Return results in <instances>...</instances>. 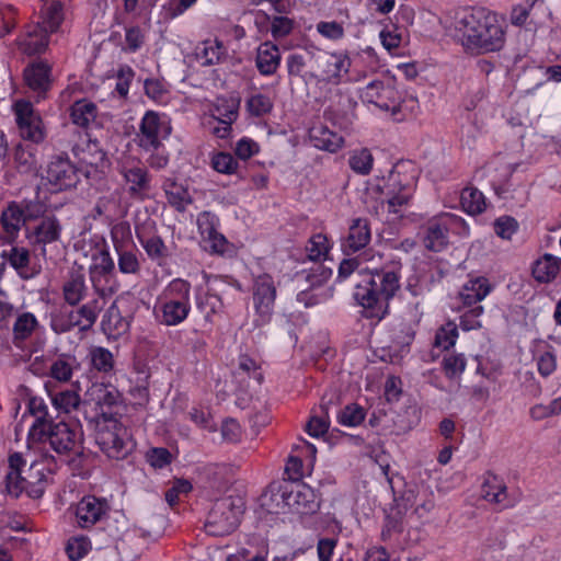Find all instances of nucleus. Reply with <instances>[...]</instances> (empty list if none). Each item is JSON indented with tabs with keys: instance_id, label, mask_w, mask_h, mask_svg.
Listing matches in <instances>:
<instances>
[{
	"instance_id": "28",
	"label": "nucleus",
	"mask_w": 561,
	"mask_h": 561,
	"mask_svg": "<svg viewBox=\"0 0 561 561\" xmlns=\"http://www.w3.org/2000/svg\"><path fill=\"white\" fill-rule=\"evenodd\" d=\"M121 400L122 393L111 383L94 382L85 392V401L100 409L114 407Z\"/></svg>"
},
{
	"instance_id": "60",
	"label": "nucleus",
	"mask_w": 561,
	"mask_h": 561,
	"mask_svg": "<svg viewBox=\"0 0 561 561\" xmlns=\"http://www.w3.org/2000/svg\"><path fill=\"white\" fill-rule=\"evenodd\" d=\"M145 94L157 104H167L169 90L164 82L159 79H147L144 83Z\"/></svg>"
},
{
	"instance_id": "62",
	"label": "nucleus",
	"mask_w": 561,
	"mask_h": 561,
	"mask_svg": "<svg viewBox=\"0 0 561 561\" xmlns=\"http://www.w3.org/2000/svg\"><path fill=\"white\" fill-rule=\"evenodd\" d=\"M139 241L151 260L160 261L168 256V248L160 237L139 238Z\"/></svg>"
},
{
	"instance_id": "20",
	"label": "nucleus",
	"mask_w": 561,
	"mask_h": 561,
	"mask_svg": "<svg viewBox=\"0 0 561 561\" xmlns=\"http://www.w3.org/2000/svg\"><path fill=\"white\" fill-rule=\"evenodd\" d=\"M44 467L42 462L32 461L27 477H21L19 472H8L5 478V486L9 494L19 496L22 490L27 489L30 485H36L34 490L35 496H39L43 493V480L45 474L43 473Z\"/></svg>"
},
{
	"instance_id": "16",
	"label": "nucleus",
	"mask_w": 561,
	"mask_h": 561,
	"mask_svg": "<svg viewBox=\"0 0 561 561\" xmlns=\"http://www.w3.org/2000/svg\"><path fill=\"white\" fill-rule=\"evenodd\" d=\"M41 440H47L50 447L59 455L75 449L79 442L78 426L60 421L46 427V434Z\"/></svg>"
},
{
	"instance_id": "34",
	"label": "nucleus",
	"mask_w": 561,
	"mask_h": 561,
	"mask_svg": "<svg viewBox=\"0 0 561 561\" xmlns=\"http://www.w3.org/2000/svg\"><path fill=\"white\" fill-rule=\"evenodd\" d=\"M89 277L93 289L102 298L114 295L121 287L115 266L89 273Z\"/></svg>"
},
{
	"instance_id": "10",
	"label": "nucleus",
	"mask_w": 561,
	"mask_h": 561,
	"mask_svg": "<svg viewBox=\"0 0 561 561\" xmlns=\"http://www.w3.org/2000/svg\"><path fill=\"white\" fill-rule=\"evenodd\" d=\"M117 171L127 187V193L144 201L150 196L152 176L137 158H126L118 161Z\"/></svg>"
},
{
	"instance_id": "27",
	"label": "nucleus",
	"mask_w": 561,
	"mask_h": 561,
	"mask_svg": "<svg viewBox=\"0 0 561 561\" xmlns=\"http://www.w3.org/2000/svg\"><path fill=\"white\" fill-rule=\"evenodd\" d=\"M309 139L313 147L331 153L337 152L344 146V138L322 123L314 124L309 129Z\"/></svg>"
},
{
	"instance_id": "48",
	"label": "nucleus",
	"mask_w": 561,
	"mask_h": 561,
	"mask_svg": "<svg viewBox=\"0 0 561 561\" xmlns=\"http://www.w3.org/2000/svg\"><path fill=\"white\" fill-rule=\"evenodd\" d=\"M534 360L538 373L545 378L552 375L557 369V355L549 345H539L534 353Z\"/></svg>"
},
{
	"instance_id": "19",
	"label": "nucleus",
	"mask_w": 561,
	"mask_h": 561,
	"mask_svg": "<svg viewBox=\"0 0 561 561\" xmlns=\"http://www.w3.org/2000/svg\"><path fill=\"white\" fill-rule=\"evenodd\" d=\"M25 85L36 95V101L45 99L51 87V68L43 61L36 60L27 65L23 70Z\"/></svg>"
},
{
	"instance_id": "49",
	"label": "nucleus",
	"mask_w": 561,
	"mask_h": 561,
	"mask_svg": "<svg viewBox=\"0 0 561 561\" xmlns=\"http://www.w3.org/2000/svg\"><path fill=\"white\" fill-rule=\"evenodd\" d=\"M103 304L99 298L91 299L77 308L78 319L80 320V331H89L95 324Z\"/></svg>"
},
{
	"instance_id": "44",
	"label": "nucleus",
	"mask_w": 561,
	"mask_h": 561,
	"mask_svg": "<svg viewBox=\"0 0 561 561\" xmlns=\"http://www.w3.org/2000/svg\"><path fill=\"white\" fill-rule=\"evenodd\" d=\"M460 204L462 209L469 215H480L488 207L483 193L473 186L465 187L461 191Z\"/></svg>"
},
{
	"instance_id": "64",
	"label": "nucleus",
	"mask_w": 561,
	"mask_h": 561,
	"mask_svg": "<svg viewBox=\"0 0 561 561\" xmlns=\"http://www.w3.org/2000/svg\"><path fill=\"white\" fill-rule=\"evenodd\" d=\"M365 419V412L358 404H348L337 414V422L341 425L354 427L359 425Z\"/></svg>"
},
{
	"instance_id": "36",
	"label": "nucleus",
	"mask_w": 561,
	"mask_h": 561,
	"mask_svg": "<svg viewBox=\"0 0 561 561\" xmlns=\"http://www.w3.org/2000/svg\"><path fill=\"white\" fill-rule=\"evenodd\" d=\"M423 242L426 249L434 252H439L447 245L448 233L443 224L440 214L427 221Z\"/></svg>"
},
{
	"instance_id": "61",
	"label": "nucleus",
	"mask_w": 561,
	"mask_h": 561,
	"mask_svg": "<svg viewBox=\"0 0 561 561\" xmlns=\"http://www.w3.org/2000/svg\"><path fill=\"white\" fill-rule=\"evenodd\" d=\"M146 35L139 26H128L125 28V39L122 50L128 54L137 53L145 44Z\"/></svg>"
},
{
	"instance_id": "9",
	"label": "nucleus",
	"mask_w": 561,
	"mask_h": 561,
	"mask_svg": "<svg viewBox=\"0 0 561 561\" xmlns=\"http://www.w3.org/2000/svg\"><path fill=\"white\" fill-rule=\"evenodd\" d=\"M277 290L270 274H260L253 278L252 299L255 327L267 324L273 316Z\"/></svg>"
},
{
	"instance_id": "50",
	"label": "nucleus",
	"mask_w": 561,
	"mask_h": 561,
	"mask_svg": "<svg viewBox=\"0 0 561 561\" xmlns=\"http://www.w3.org/2000/svg\"><path fill=\"white\" fill-rule=\"evenodd\" d=\"M14 162L22 173L35 171L37 167L36 148L32 145L19 144L14 150Z\"/></svg>"
},
{
	"instance_id": "25",
	"label": "nucleus",
	"mask_w": 561,
	"mask_h": 561,
	"mask_svg": "<svg viewBox=\"0 0 561 561\" xmlns=\"http://www.w3.org/2000/svg\"><path fill=\"white\" fill-rule=\"evenodd\" d=\"M371 239V230L367 219L356 218L348 227V233L342 242V249L346 254L355 253L364 249Z\"/></svg>"
},
{
	"instance_id": "15",
	"label": "nucleus",
	"mask_w": 561,
	"mask_h": 561,
	"mask_svg": "<svg viewBox=\"0 0 561 561\" xmlns=\"http://www.w3.org/2000/svg\"><path fill=\"white\" fill-rule=\"evenodd\" d=\"M481 496L500 510L515 506L519 502V493L510 491L500 477L488 473L481 485Z\"/></svg>"
},
{
	"instance_id": "14",
	"label": "nucleus",
	"mask_w": 561,
	"mask_h": 561,
	"mask_svg": "<svg viewBox=\"0 0 561 561\" xmlns=\"http://www.w3.org/2000/svg\"><path fill=\"white\" fill-rule=\"evenodd\" d=\"M110 513L106 499L94 495L83 496L75 506L76 524L83 529L102 523Z\"/></svg>"
},
{
	"instance_id": "6",
	"label": "nucleus",
	"mask_w": 561,
	"mask_h": 561,
	"mask_svg": "<svg viewBox=\"0 0 561 561\" xmlns=\"http://www.w3.org/2000/svg\"><path fill=\"white\" fill-rule=\"evenodd\" d=\"M319 89L320 100L328 103L324 116L341 128H347L355 117L354 111L357 105L350 89L341 85L319 87Z\"/></svg>"
},
{
	"instance_id": "7",
	"label": "nucleus",
	"mask_w": 561,
	"mask_h": 561,
	"mask_svg": "<svg viewBox=\"0 0 561 561\" xmlns=\"http://www.w3.org/2000/svg\"><path fill=\"white\" fill-rule=\"evenodd\" d=\"M320 79L319 87L341 85L342 83L357 82L366 77L353 75L351 71L352 60L346 50L327 53L319 60Z\"/></svg>"
},
{
	"instance_id": "55",
	"label": "nucleus",
	"mask_w": 561,
	"mask_h": 561,
	"mask_svg": "<svg viewBox=\"0 0 561 561\" xmlns=\"http://www.w3.org/2000/svg\"><path fill=\"white\" fill-rule=\"evenodd\" d=\"M54 408L59 413H70L78 409L80 404V396L75 390H64L50 394Z\"/></svg>"
},
{
	"instance_id": "54",
	"label": "nucleus",
	"mask_w": 561,
	"mask_h": 561,
	"mask_svg": "<svg viewBox=\"0 0 561 561\" xmlns=\"http://www.w3.org/2000/svg\"><path fill=\"white\" fill-rule=\"evenodd\" d=\"M273 107L272 98L261 92L252 93L245 101V110L252 117H263L270 114Z\"/></svg>"
},
{
	"instance_id": "51",
	"label": "nucleus",
	"mask_w": 561,
	"mask_h": 561,
	"mask_svg": "<svg viewBox=\"0 0 561 561\" xmlns=\"http://www.w3.org/2000/svg\"><path fill=\"white\" fill-rule=\"evenodd\" d=\"M332 249V243L329 238L324 233H316L313 234L307 245L306 252L307 256L310 261L320 262L328 257L330 250Z\"/></svg>"
},
{
	"instance_id": "3",
	"label": "nucleus",
	"mask_w": 561,
	"mask_h": 561,
	"mask_svg": "<svg viewBox=\"0 0 561 561\" xmlns=\"http://www.w3.org/2000/svg\"><path fill=\"white\" fill-rule=\"evenodd\" d=\"M417 174L411 162H399L393 165L387 179L382 197L379 202L366 201L367 210L374 215H380L387 208L390 214H400L405 208L415 190Z\"/></svg>"
},
{
	"instance_id": "52",
	"label": "nucleus",
	"mask_w": 561,
	"mask_h": 561,
	"mask_svg": "<svg viewBox=\"0 0 561 561\" xmlns=\"http://www.w3.org/2000/svg\"><path fill=\"white\" fill-rule=\"evenodd\" d=\"M239 102L233 99H217L213 108L211 117L216 122L234 123L238 118Z\"/></svg>"
},
{
	"instance_id": "17",
	"label": "nucleus",
	"mask_w": 561,
	"mask_h": 561,
	"mask_svg": "<svg viewBox=\"0 0 561 561\" xmlns=\"http://www.w3.org/2000/svg\"><path fill=\"white\" fill-rule=\"evenodd\" d=\"M110 168V160L96 142H89L79 153V170L88 179H101Z\"/></svg>"
},
{
	"instance_id": "12",
	"label": "nucleus",
	"mask_w": 561,
	"mask_h": 561,
	"mask_svg": "<svg viewBox=\"0 0 561 561\" xmlns=\"http://www.w3.org/2000/svg\"><path fill=\"white\" fill-rule=\"evenodd\" d=\"M359 98L363 103L373 104L382 111L393 114L398 111L399 93L390 79L373 80L359 90Z\"/></svg>"
},
{
	"instance_id": "43",
	"label": "nucleus",
	"mask_w": 561,
	"mask_h": 561,
	"mask_svg": "<svg viewBox=\"0 0 561 561\" xmlns=\"http://www.w3.org/2000/svg\"><path fill=\"white\" fill-rule=\"evenodd\" d=\"M70 116L75 125L89 127L98 116V107L93 102L82 99L72 104Z\"/></svg>"
},
{
	"instance_id": "18",
	"label": "nucleus",
	"mask_w": 561,
	"mask_h": 561,
	"mask_svg": "<svg viewBox=\"0 0 561 561\" xmlns=\"http://www.w3.org/2000/svg\"><path fill=\"white\" fill-rule=\"evenodd\" d=\"M282 497L285 505L294 513L307 515L319 508L314 491L305 483H297L289 491H284Z\"/></svg>"
},
{
	"instance_id": "41",
	"label": "nucleus",
	"mask_w": 561,
	"mask_h": 561,
	"mask_svg": "<svg viewBox=\"0 0 561 561\" xmlns=\"http://www.w3.org/2000/svg\"><path fill=\"white\" fill-rule=\"evenodd\" d=\"M88 293L85 279L82 274H71L62 286V297L69 306H77Z\"/></svg>"
},
{
	"instance_id": "21",
	"label": "nucleus",
	"mask_w": 561,
	"mask_h": 561,
	"mask_svg": "<svg viewBox=\"0 0 561 561\" xmlns=\"http://www.w3.org/2000/svg\"><path fill=\"white\" fill-rule=\"evenodd\" d=\"M43 179L50 184V191L53 192L70 188L77 181L75 167L68 159L64 158L51 160Z\"/></svg>"
},
{
	"instance_id": "45",
	"label": "nucleus",
	"mask_w": 561,
	"mask_h": 561,
	"mask_svg": "<svg viewBox=\"0 0 561 561\" xmlns=\"http://www.w3.org/2000/svg\"><path fill=\"white\" fill-rule=\"evenodd\" d=\"M90 365L93 369L102 374H112L115 368L113 353L103 346H91L88 353Z\"/></svg>"
},
{
	"instance_id": "46",
	"label": "nucleus",
	"mask_w": 561,
	"mask_h": 561,
	"mask_svg": "<svg viewBox=\"0 0 561 561\" xmlns=\"http://www.w3.org/2000/svg\"><path fill=\"white\" fill-rule=\"evenodd\" d=\"M78 367L79 363L75 356L62 354L51 363L49 374L51 378L67 382L71 379L73 371Z\"/></svg>"
},
{
	"instance_id": "42",
	"label": "nucleus",
	"mask_w": 561,
	"mask_h": 561,
	"mask_svg": "<svg viewBox=\"0 0 561 561\" xmlns=\"http://www.w3.org/2000/svg\"><path fill=\"white\" fill-rule=\"evenodd\" d=\"M41 19L42 21L37 24H41L47 34L57 32L64 21L62 3L60 1L45 2Z\"/></svg>"
},
{
	"instance_id": "11",
	"label": "nucleus",
	"mask_w": 561,
	"mask_h": 561,
	"mask_svg": "<svg viewBox=\"0 0 561 561\" xmlns=\"http://www.w3.org/2000/svg\"><path fill=\"white\" fill-rule=\"evenodd\" d=\"M12 112L21 138L34 144H39L45 139L42 117L30 101L16 100L12 105Z\"/></svg>"
},
{
	"instance_id": "4",
	"label": "nucleus",
	"mask_w": 561,
	"mask_h": 561,
	"mask_svg": "<svg viewBox=\"0 0 561 561\" xmlns=\"http://www.w3.org/2000/svg\"><path fill=\"white\" fill-rule=\"evenodd\" d=\"M244 513V503L240 497L218 500L208 513L205 530L214 537H222L234 531Z\"/></svg>"
},
{
	"instance_id": "32",
	"label": "nucleus",
	"mask_w": 561,
	"mask_h": 561,
	"mask_svg": "<svg viewBox=\"0 0 561 561\" xmlns=\"http://www.w3.org/2000/svg\"><path fill=\"white\" fill-rule=\"evenodd\" d=\"M88 245L90 247L89 252L91 257L89 273L115 266L104 237L96 234L91 237L88 241Z\"/></svg>"
},
{
	"instance_id": "30",
	"label": "nucleus",
	"mask_w": 561,
	"mask_h": 561,
	"mask_svg": "<svg viewBox=\"0 0 561 561\" xmlns=\"http://www.w3.org/2000/svg\"><path fill=\"white\" fill-rule=\"evenodd\" d=\"M48 37L41 24L30 25L18 41L19 49L28 56L42 54L48 46Z\"/></svg>"
},
{
	"instance_id": "38",
	"label": "nucleus",
	"mask_w": 561,
	"mask_h": 561,
	"mask_svg": "<svg viewBox=\"0 0 561 561\" xmlns=\"http://www.w3.org/2000/svg\"><path fill=\"white\" fill-rule=\"evenodd\" d=\"M30 412L35 416V421L30 430V436L34 439H42L46 434V427L54 423L48 419V408L42 399L33 398L30 400Z\"/></svg>"
},
{
	"instance_id": "35",
	"label": "nucleus",
	"mask_w": 561,
	"mask_h": 561,
	"mask_svg": "<svg viewBox=\"0 0 561 561\" xmlns=\"http://www.w3.org/2000/svg\"><path fill=\"white\" fill-rule=\"evenodd\" d=\"M192 285L188 280L183 278H173L160 291L157 300L176 302L184 305L191 304Z\"/></svg>"
},
{
	"instance_id": "40",
	"label": "nucleus",
	"mask_w": 561,
	"mask_h": 561,
	"mask_svg": "<svg viewBox=\"0 0 561 561\" xmlns=\"http://www.w3.org/2000/svg\"><path fill=\"white\" fill-rule=\"evenodd\" d=\"M561 270V260L551 254H545L533 266V275L540 283H549L557 277Z\"/></svg>"
},
{
	"instance_id": "13",
	"label": "nucleus",
	"mask_w": 561,
	"mask_h": 561,
	"mask_svg": "<svg viewBox=\"0 0 561 561\" xmlns=\"http://www.w3.org/2000/svg\"><path fill=\"white\" fill-rule=\"evenodd\" d=\"M61 225L55 217H45L35 227L34 244L41 248V254L48 260H57L61 255Z\"/></svg>"
},
{
	"instance_id": "57",
	"label": "nucleus",
	"mask_w": 561,
	"mask_h": 561,
	"mask_svg": "<svg viewBox=\"0 0 561 561\" xmlns=\"http://www.w3.org/2000/svg\"><path fill=\"white\" fill-rule=\"evenodd\" d=\"M111 240L115 251L127 249L133 244L131 228L127 221H118L111 228Z\"/></svg>"
},
{
	"instance_id": "39",
	"label": "nucleus",
	"mask_w": 561,
	"mask_h": 561,
	"mask_svg": "<svg viewBox=\"0 0 561 561\" xmlns=\"http://www.w3.org/2000/svg\"><path fill=\"white\" fill-rule=\"evenodd\" d=\"M226 48L217 39H206L197 45L195 55L202 66H213L226 57Z\"/></svg>"
},
{
	"instance_id": "5",
	"label": "nucleus",
	"mask_w": 561,
	"mask_h": 561,
	"mask_svg": "<svg viewBox=\"0 0 561 561\" xmlns=\"http://www.w3.org/2000/svg\"><path fill=\"white\" fill-rule=\"evenodd\" d=\"M95 442L101 450L113 459L125 458L133 447L128 430L122 422L105 415L98 422Z\"/></svg>"
},
{
	"instance_id": "53",
	"label": "nucleus",
	"mask_w": 561,
	"mask_h": 561,
	"mask_svg": "<svg viewBox=\"0 0 561 561\" xmlns=\"http://www.w3.org/2000/svg\"><path fill=\"white\" fill-rule=\"evenodd\" d=\"M196 306L204 313V318L208 322H213L215 317L224 311L221 298L213 293H205L202 297H197Z\"/></svg>"
},
{
	"instance_id": "23",
	"label": "nucleus",
	"mask_w": 561,
	"mask_h": 561,
	"mask_svg": "<svg viewBox=\"0 0 561 561\" xmlns=\"http://www.w3.org/2000/svg\"><path fill=\"white\" fill-rule=\"evenodd\" d=\"M0 255L23 279L33 278L39 273V268L31 263V254L26 248L11 245Z\"/></svg>"
},
{
	"instance_id": "37",
	"label": "nucleus",
	"mask_w": 561,
	"mask_h": 561,
	"mask_svg": "<svg viewBox=\"0 0 561 561\" xmlns=\"http://www.w3.org/2000/svg\"><path fill=\"white\" fill-rule=\"evenodd\" d=\"M163 191L170 206L180 213H184L193 203L188 188L173 180L168 179L164 181Z\"/></svg>"
},
{
	"instance_id": "59",
	"label": "nucleus",
	"mask_w": 561,
	"mask_h": 561,
	"mask_svg": "<svg viewBox=\"0 0 561 561\" xmlns=\"http://www.w3.org/2000/svg\"><path fill=\"white\" fill-rule=\"evenodd\" d=\"M91 541L85 536L71 537L66 545V553L71 561L83 559L91 550Z\"/></svg>"
},
{
	"instance_id": "8",
	"label": "nucleus",
	"mask_w": 561,
	"mask_h": 561,
	"mask_svg": "<svg viewBox=\"0 0 561 561\" xmlns=\"http://www.w3.org/2000/svg\"><path fill=\"white\" fill-rule=\"evenodd\" d=\"M172 131L165 114L147 111L140 119L135 141L145 151L158 150Z\"/></svg>"
},
{
	"instance_id": "26",
	"label": "nucleus",
	"mask_w": 561,
	"mask_h": 561,
	"mask_svg": "<svg viewBox=\"0 0 561 561\" xmlns=\"http://www.w3.org/2000/svg\"><path fill=\"white\" fill-rule=\"evenodd\" d=\"M192 305L156 300L154 314L159 323L175 327L183 323L190 316Z\"/></svg>"
},
{
	"instance_id": "47",
	"label": "nucleus",
	"mask_w": 561,
	"mask_h": 561,
	"mask_svg": "<svg viewBox=\"0 0 561 561\" xmlns=\"http://www.w3.org/2000/svg\"><path fill=\"white\" fill-rule=\"evenodd\" d=\"M38 325V321L32 312L19 313L13 324L14 342L20 344L31 337Z\"/></svg>"
},
{
	"instance_id": "29",
	"label": "nucleus",
	"mask_w": 561,
	"mask_h": 561,
	"mask_svg": "<svg viewBox=\"0 0 561 561\" xmlns=\"http://www.w3.org/2000/svg\"><path fill=\"white\" fill-rule=\"evenodd\" d=\"M0 222L5 242L12 243L25 224V213L19 204L12 202L3 209Z\"/></svg>"
},
{
	"instance_id": "58",
	"label": "nucleus",
	"mask_w": 561,
	"mask_h": 561,
	"mask_svg": "<svg viewBox=\"0 0 561 561\" xmlns=\"http://www.w3.org/2000/svg\"><path fill=\"white\" fill-rule=\"evenodd\" d=\"M457 339L458 327L454 321H448L436 331L434 345L447 351L456 344Z\"/></svg>"
},
{
	"instance_id": "24",
	"label": "nucleus",
	"mask_w": 561,
	"mask_h": 561,
	"mask_svg": "<svg viewBox=\"0 0 561 561\" xmlns=\"http://www.w3.org/2000/svg\"><path fill=\"white\" fill-rule=\"evenodd\" d=\"M493 287L489 279L483 276L469 278L460 288L457 299L462 307L479 306L491 291Z\"/></svg>"
},
{
	"instance_id": "22",
	"label": "nucleus",
	"mask_w": 561,
	"mask_h": 561,
	"mask_svg": "<svg viewBox=\"0 0 561 561\" xmlns=\"http://www.w3.org/2000/svg\"><path fill=\"white\" fill-rule=\"evenodd\" d=\"M317 448L313 444L306 439H299L294 446L293 453L289 455L286 463V472L293 479H298L302 476V467L312 466L316 460Z\"/></svg>"
},
{
	"instance_id": "63",
	"label": "nucleus",
	"mask_w": 561,
	"mask_h": 561,
	"mask_svg": "<svg viewBox=\"0 0 561 561\" xmlns=\"http://www.w3.org/2000/svg\"><path fill=\"white\" fill-rule=\"evenodd\" d=\"M443 370L447 378H459L466 369L467 360L463 354H449L443 359Z\"/></svg>"
},
{
	"instance_id": "31",
	"label": "nucleus",
	"mask_w": 561,
	"mask_h": 561,
	"mask_svg": "<svg viewBox=\"0 0 561 561\" xmlns=\"http://www.w3.org/2000/svg\"><path fill=\"white\" fill-rule=\"evenodd\" d=\"M101 328L108 339L117 340L129 331V321L122 314L118 306L113 302L102 318Z\"/></svg>"
},
{
	"instance_id": "56",
	"label": "nucleus",
	"mask_w": 561,
	"mask_h": 561,
	"mask_svg": "<svg viewBox=\"0 0 561 561\" xmlns=\"http://www.w3.org/2000/svg\"><path fill=\"white\" fill-rule=\"evenodd\" d=\"M374 158L369 149L360 148L350 154V168L358 174L367 175L373 169Z\"/></svg>"
},
{
	"instance_id": "33",
	"label": "nucleus",
	"mask_w": 561,
	"mask_h": 561,
	"mask_svg": "<svg viewBox=\"0 0 561 561\" xmlns=\"http://www.w3.org/2000/svg\"><path fill=\"white\" fill-rule=\"evenodd\" d=\"M280 59L278 46L272 42H264L257 47L255 65L261 75H274L280 65Z\"/></svg>"
},
{
	"instance_id": "2",
	"label": "nucleus",
	"mask_w": 561,
	"mask_h": 561,
	"mask_svg": "<svg viewBox=\"0 0 561 561\" xmlns=\"http://www.w3.org/2000/svg\"><path fill=\"white\" fill-rule=\"evenodd\" d=\"M456 41L470 55L501 51L506 44L505 18L485 7H467L456 12L453 22Z\"/></svg>"
},
{
	"instance_id": "1",
	"label": "nucleus",
	"mask_w": 561,
	"mask_h": 561,
	"mask_svg": "<svg viewBox=\"0 0 561 561\" xmlns=\"http://www.w3.org/2000/svg\"><path fill=\"white\" fill-rule=\"evenodd\" d=\"M370 273L365 284L355 287L354 298L363 307V316L380 321L388 312V302L400 288L401 263L373 250L359 257L344 259L339 266L337 278L344 280L355 271Z\"/></svg>"
}]
</instances>
